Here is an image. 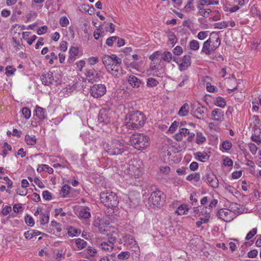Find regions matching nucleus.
Listing matches in <instances>:
<instances>
[{
	"instance_id": "obj_4",
	"label": "nucleus",
	"mask_w": 261,
	"mask_h": 261,
	"mask_svg": "<svg viewBox=\"0 0 261 261\" xmlns=\"http://www.w3.org/2000/svg\"><path fill=\"white\" fill-rule=\"evenodd\" d=\"M145 121L144 114L140 111L131 113L129 116V122L126 123L127 127L131 129H138L142 127Z\"/></svg>"
},
{
	"instance_id": "obj_9",
	"label": "nucleus",
	"mask_w": 261,
	"mask_h": 261,
	"mask_svg": "<svg viewBox=\"0 0 261 261\" xmlns=\"http://www.w3.org/2000/svg\"><path fill=\"white\" fill-rule=\"evenodd\" d=\"M192 113H193L194 116L200 120H204L205 119V112L207 111V108L202 106L200 103L197 105L195 104H192L191 106Z\"/></svg>"
},
{
	"instance_id": "obj_46",
	"label": "nucleus",
	"mask_w": 261,
	"mask_h": 261,
	"mask_svg": "<svg viewBox=\"0 0 261 261\" xmlns=\"http://www.w3.org/2000/svg\"><path fill=\"white\" fill-rule=\"evenodd\" d=\"M103 33V31H102L101 29H97L94 31L93 34V36L94 37V39L96 40L98 39L99 37H101L102 36V33Z\"/></svg>"
},
{
	"instance_id": "obj_15",
	"label": "nucleus",
	"mask_w": 261,
	"mask_h": 261,
	"mask_svg": "<svg viewBox=\"0 0 261 261\" xmlns=\"http://www.w3.org/2000/svg\"><path fill=\"white\" fill-rule=\"evenodd\" d=\"M180 61V63L178 64L180 70H185L191 65V57L189 55H185Z\"/></svg>"
},
{
	"instance_id": "obj_14",
	"label": "nucleus",
	"mask_w": 261,
	"mask_h": 261,
	"mask_svg": "<svg viewBox=\"0 0 261 261\" xmlns=\"http://www.w3.org/2000/svg\"><path fill=\"white\" fill-rule=\"evenodd\" d=\"M41 80L44 85L49 86L51 85L54 81L53 72L49 71H44L41 76Z\"/></svg>"
},
{
	"instance_id": "obj_13",
	"label": "nucleus",
	"mask_w": 261,
	"mask_h": 261,
	"mask_svg": "<svg viewBox=\"0 0 261 261\" xmlns=\"http://www.w3.org/2000/svg\"><path fill=\"white\" fill-rule=\"evenodd\" d=\"M106 92V88L102 84H95L91 87V95L95 98H99L103 95Z\"/></svg>"
},
{
	"instance_id": "obj_54",
	"label": "nucleus",
	"mask_w": 261,
	"mask_h": 261,
	"mask_svg": "<svg viewBox=\"0 0 261 261\" xmlns=\"http://www.w3.org/2000/svg\"><path fill=\"white\" fill-rule=\"evenodd\" d=\"M107 25L105 28L106 31L113 33L115 31V25L112 23H108Z\"/></svg>"
},
{
	"instance_id": "obj_44",
	"label": "nucleus",
	"mask_w": 261,
	"mask_h": 261,
	"mask_svg": "<svg viewBox=\"0 0 261 261\" xmlns=\"http://www.w3.org/2000/svg\"><path fill=\"white\" fill-rule=\"evenodd\" d=\"M15 71H16L15 68H12V66H8L6 68V74L8 76H10V75H12L13 74H14V73L15 72Z\"/></svg>"
},
{
	"instance_id": "obj_59",
	"label": "nucleus",
	"mask_w": 261,
	"mask_h": 261,
	"mask_svg": "<svg viewBox=\"0 0 261 261\" xmlns=\"http://www.w3.org/2000/svg\"><path fill=\"white\" fill-rule=\"evenodd\" d=\"M223 161H224V165L225 166L230 167L233 165V161H232L231 159H229L228 157L225 158L223 160Z\"/></svg>"
},
{
	"instance_id": "obj_8",
	"label": "nucleus",
	"mask_w": 261,
	"mask_h": 261,
	"mask_svg": "<svg viewBox=\"0 0 261 261\" xmlns=\"http://www.w3.org/2000/svg\"><path fill=\"white\" fill-rule=\"evenodd\" d=\"M202 180L214 189L219 187V181L216 175L210 170L202 176Z\"/></svg>"
},
{
	"instance_id": "obj_31",
	"label": "nucleus",
	"mask_w": 261,
	"mask_h": 261,
	"mask_svg": "<svg viewBox=\"0 0 261 261\" xmlns=\"http://www.w3.org/2000/svg\"><path fill=\"white\" fill-rule=\"evenodd\" d=\"M214 103L218 107L224 108L225 106L226 102L223 97H218L217 98L216 101Z\"/></svg>"
},
{
	"instance_id": "obj_18",
	"label": "nucleus",
	"mask_w": 261,
	"mask_h": 261,
	"mask_svg": "<svg viewBox=\"0 0 261 261\" xmlns=\"http://www.w3.org/2000/svg\"><path fill=\"white\" fill-rule=\"evenodd\" d=\"M218 203V200L215 199H213L210 203L208 207H204L203 208L201 213H204L205 214H210L212 212V208L216 207Z\"/></svg>"
},
{
	"instance_id": "obj_37",
	"label": "nucleus",
	"mask_w": 261,
	"mask_h": 261,
	"mask_svg": "<svg viewBox=\"0 0 261 261\" xmlns=\"http://www.w3.org/2000/svg\"><path fill=\"white\" fill-rule=\"evenodd\" d=\"M189 47L192 50H198L199 48V43L198 41L193 40L190 42Z\"/></svg>"
},
{
	"instance_id": "obj_10",
	"label": "nucleus",
	"mask_w": 261,
	"mask_h": 261,
	"mask_svg": "<svg viewBox=\"0 0 261 261\" xmlns=\"http://www.w3.org/2000/svg\"><path fill=\"white\" fill-rule=\"evenodd\" d=\"M187 136H188V141L191 142L194 140L195 134L190 132L189 129L187 128H180L179 132L175 135L174 139L177 141H180L182 140L183 137H186Z\"/></svg>"
},
{
	"instance_id": "obj_40",
	"label": "nucleus",
	"mask_w": 261,
	"mask_h": 261,
	"mask_svg": "<svg viewBox=\"0 0 261 261\" xmlns=\"http://www.w3.org/2000/svg\"><path fill=\"white\" fill-rule=\"evenodd\" d=\"M24 220L25 223L29 225L33 226L35 224L33 218L30 215H27L25 216Z\"/></svg>"
},
{
	"instance_id": "obj_41",
	"label": "nucleus",
	"mask_w": 261,
	"mask_h": 261,
	"mask_svg": "<svg viewBox=\"0 0 261 261\" xmlns=\"http://www.w3.org/2000/svg\"><path fill=\"white\" fill-rule=\"evenodd\" d=\"M194 10V7L193 6V3L191 2H188L184 7V11L186 12H189Z\"/></svg>"
},
{
	"instance_id": "obj_42",
	"label": "nucleus",
	"mask_w": 261,
	"mask_h": 261,
	"mask_svg": "<svg viewBox=\"0 0 261 261\" xmlns=\"http://www.w3.org/2000/svg\"><path fill=\"white\" fill-rule=\"evenodd\" d=\"M117 40V37L116 36L109 37L106 40V44L109 46H112Z\"/></svg>"
},
{
	"instance_id": "obj_63",
	"label": "nucleus",
	"mask_w": 261,
	"mask_h": 261,
	"mask_svg": "<svg viewBox=\"0 0 261 261\" xmlns=\"http://www.w3.org/2000/svg\"><path fill=\"white\" fill-rule=\"evenodd\" d=\"M60 49L61 50L65 51L67 49V42L65 41H62L60 45Z\"/></svg>"
},
{
	"instance_id": "obj_20",
	"label": "nucleus",
	"mask_w": 261,
	"mask_h": 261,
	"mask_svg": "<svg viewBox=\"0 0 261 261\" xmlns=\"http://www.w3.org/2000/svg\"><path fill=\"white\" fill-rule=\"evenodd\" d=\"M123 240H124V242H125V243L128 244L129 245H133V246H135L136 245L137 247H138V246L137 244L136 241L135 240V239L130 235L126 234L124 236Z\"/></svg>"
},
{
	"instance_id": "obj_30",
	"label": "nucleus",
	"mask_w": 261,
	"mask_h": 261,
	"mask_svg": "<svg viewBox=\"0 0 261 261\" xmlns=\"http://www.w3.org/2000/svg\"><path fill=\"white\" fill-rule=\"evenodd\" d=\"M75 244L76 246L80 249L85 248L87 245V242L81 238H78L75 240Z\"/></svg>"
},
{
	"instance_id": "obj_21",
	"label": "nucleus",
	"mask_w": 261,
	"mask_h": 261,
	"mask_svg": "<svg viewBox=\"0 0 261 261\" xmlns=\"http://www.w3.org/2000/svg\"><path fill=\"white\" fill-rule=\"evenodd\" d=\"M189 112V107L187 103H185L179 109L178 114L180 116H187Z\"/></svg>"
},
{
	"instance_id": "obj_52",
	"label": "nucleus",
	"mask_w": 261,
	"mask_h": 261,
	"mask_svg": "<svg viewBox=\"0 0 261 261\" xmlns=\"http://www.w3.org/2000/svg\"><path fill=\"white\" fill-rule=\"evenodd\" d=\"M232 147V144L230 141H225L222 143V147L226 150L230 149Z\"/></svg>"
},
{
	"instance_id": "obj_35",
	"label": "nucleus",
	"mask_w": 261,
	"mask_h": 261,
	"mask_svg": "<svg viewBox=\"0 0 261 261\" xmlns=\"http://www.w3.org/2000/svg\"><path fill=\"white\" fill-rule=\"evenodd\" d=\"M95 73L96 71L94 68L87 69L86 70V75L91 80L94 78Z\"/></svg>"
},
{
	"instance_id": "obj_39",
	"label": "nucleus",
	"mask_w": 261,
	"mask_h": 261,
	"mask_svg": "<svg viewBox=\"0 0 261 261\" xmlns=\"http://www.w3.org/2000/svg\"><path fill=\"white\" fill-rule=\"evenodd\" d=\"M22 113L26 119L30 118L31 116V111L29 109L24 107L22 109Z\"/></svg>"
},
{
	"instance_id": "obj_62",
	"label": "nucleus",
	"mask_w": 261,
	"mask_h": 261,
	"mask_svg": "<svg viewBox=\"0 0 261 261\" xmlns=\"http://www.w3.org/2000/svg\"><path fill=\"white\" fill-rule=\"evenodd\" d=\"M207 36V32L205 31L200 32L197 35V37L200 40H203Z\"/></svg>"
},
{
	"instance_id": "obj_22",
	"label": "nucleus",
	"mask_w": 261,
	"mask_h": 261,
	"mask_svg": "<svg viewBox=\"0 0 261 261\" xmlns=\"http://www.w3.org/2000/svg\"><path fill=\"white\" fill-rule=\"evenodd\" d=\"M41 232L38 230H29L24 232V237L27 239H31L33 237L39 236Z\"/></svg>"
},
{
	"instance_id": "obj_16",
	"label": "nucleus",
	"mask_w": 261,
	"mask_h": 261,
	"mask_svg": "<svg viewBox=\"0 0 261 261\" xmlns=\"http://www.w3.org/2000/svg\"><path fill=\"white\" fill-rule=\"evenodd\" d=\"M128 82L134 88H138L142 84L141 81L135 75H130L128 79Z\"/></svg>"
},
{
	"instance_id": "obj_26",
	"label": "nucleus",
	"mask_w": 261,
	"mask_h": 261,
	"mask_svg": "<svg viewBox=\"0 0 261 261\" xmlns=\"http://www.w3.org/2000/svg\"><path fill=\"white\" fill-rule=\"evenodd\" d=\"M188 211V208L187 205L186 204H182L178 207L175 212L178 215H181L185 214L186 212Z\"/></svg>"
},
{
	"instance_id": "obj_51",
	"label": "nucleus",
	"mask_w": 261,
	"mask_h": 261,
	"mask_svg": "<svg viewBox=\"0 0 261 261\" xmlns=\"http://www.w3.org/2000/svg\"><path fill=\"white\" fill-rule=\"evenodd\" d=\"M169 41L170 42L171 44L172 45H174L176 43V39L175 36L172 32H170L168 34Z\"/></svg>"
},
{
	"instance_id": "obj_28",
	"label": "nucleus",
	"mask_w": 261,
	"mask_h": 261,
	"mask_svg": "<svg viewBox=\"0 0 261 261\" xmlns=\"http://www.w3.org/2000/svg\"><path fill=\"white\" fill-rule=\"evenodd\" d=\"M198 8L199 9V13L201 16H202L204 17H207L209 14L212 12L211 9H205L202 8H201L199 6H198Z\"/></svg>"
},
{
	"instance_id": "obj_2",
	"label": "nucleus",
	"mask_w": 261,
	"mask_h": 261,
	"mask_svg": "<svg viewBox=\"0 0 261 261\" xmlns=\"http://www.w3.org/2000/svg\"><path fill=\"white\" fill-rule=\"evenodd\" d=\"M100 199L105 206L114 211L117 209L119 202L118 197L115 193L108 191L102 192L100 194Z\"/></svg>"
},
{
	"instance_id": "obj_55",
	"label": "nucleus",
	"mask_w": 261,
	"mask_h": 261,
	"mask_svg": "<svg viewBox=\"0 0 261 261\" xmlns=\"http://www.w3.org/2000/svg\"><path fill=\"white\" fill-rule=\"evenodd\" d=\"M248 145L250 151L251 152L252 154H255L257 149L256 145L254 143H250L248 144Z\"/></svg>"
},
{
	"instance_id": "obj_32",
	"label": "nucleus",
	"mask_w": 261,
	"mask_h": 261,
	"mask_svg": "<svg viewBox=\"0 0 261 261\" xmlns=\"http://www.w3.org/2000/svg\"><path fill=\"white\" fill-rule=\"evenodd\" d=\"M159 82L155 79L149 77L147 80V86L149 87H153L157 86Z\"/></svg>"
},
{
	"instance_id": "obj_6",
	"label": "nucleus",
	"mask_w": 261,
	"mask_h": 261,
	"mask_svg": "<svg viewBox=\"0 0 261 261\" xmlns=\"http://www.w3.org/2000/svg\"><path fill=\"white\" fill-rule=\"evenodd\" d=\"M107 152L111 155L119 154L124 150L123 143L117 139H113L110 143H107L105 147Z\"/></svg>"
},
{
	"instance_id": "obj_50",
	"label": "nucleus",
	"mask_w": 261,
	"mask_h": 261,
	"mask_svg": "<svg viewBox=\"0 0 261 261\" xmlns=\"http://www.w3.org/2000/svg\"><path fill=\"white\" fill-rule=\"evenodd\" d=\"M11 149H12L11 146L9 144H8V143L5 142L4 145V150L3 151L4 157H5L6 156V155L7 154V151L8 150L10 151V150H11Z\"/></svg>"
},
{
	"instance_id": "obj_36",
	"label": "nucleus",
	"mask_w": 261,
	"mask_h": 261,
	"mask_svg": "<svg viewBox=\"0 0 261 261\" xmlns=\"http://www.w3.org/2000/svg\"><path fill=\"white\" fill-rule=\"evenodd\" d=\"M186 179L189 181L194 179L196 181H198L200 179V175L199 173L191 174L187 177Z\"/></svg>"
},
{
	"instance_id": "obj_27",
	"label": "nucleus",
	"mask_w": 261,
	"mask_h": 261,
	"mask_svg": "<svg viewBox=\"0 0 261 261\" xmlns=\"http://www.w3.org/2000/svg\"><path fill=\"white\" fill-rule=\"evenodd\" d=\"M206 140L205 137L203 135L201 132H197L196 133V142L198 144H203Z\"/></svg>"
},
{
	"instance_id": "obj_49",
	"label": "nucleus",
	"mask_w": 261,
	"mask_h": 261,
	"mask_svg": "<svg viewBox=\"0 0 261 261\" xmlns=\"http://www.w3.org/2000/svg\"><path fill=\"white\" fill-rule=\"evenodd\" d=\"M68 233L70 236H74L80 234V232L77 229L70 227L68 230Z\"/></svg>"
},
{
	"instance_id": "obj_29",
	"label": "nucleus",
	"mask_w": 261,
	"mask_h": 261,
	"mask_svg": "<svg viewBox=\"0 0 261 261\" xmlns=\"http://www.w3.org/2000/svg\"><path fill=\"white\" fill-rule=\"evenodd\" d=\"M162 59L164 61L169 62L172 59V54L168 51H165L162 55Z\"/></svg>"
},
{
	"instance_id": "obj_17",
	"label": "nucleus",
	"mask_w": 261,
	"mask_h": 261,
	"mask_svg": "<svg viewBox=\"0 0 261 261\" xmlns=\"http://www.w3.org/2000/svg\"><path fill=\"white\" fill-rule=\"evenodd\" d=\"M35 113L36 117L40 120H44L46 117V110L38 106H36Z\"/></svg>"
},
{
	"instance_id": "obj_64",
	"label": "nucleus",
	"mask_w": 261,
	"mask_h": 261,
	"mask_svg": "<svg viewBox=\"0 0 261 261\" xmlns=\"http://www.w3.org/2000/svg\"><path fill=\"white\" fill-rule=\"evenodd\" d=\"M182 51L183 50L181 47L179 46H177L174 48L173 53L176 55H180L182 54Z\"/></svg>"
},
{
	"instance_id": "obj_25",
	"label": "nucleus",
	"mask_w": 261,
	"mask_h": 261,
	"mask_svg": "<svg viewBox=\"0 0 261 261\" xmlns=\"http://www.w3.org/2000/svg\"><path fill=\"white\" fill-rule=\"evenodd\" d=\"M197 159L201 162H205L209 159V155L206 152H198L196 153Z\"/></svg>"
},
{
	"instance_id": "obj_33",
	"label": "nucleus",
	"mask_w": 261,
	"mask_h": 261,
	"mask_svg": "<svg viewBox=\"0 0 261 261\" xmlns=\"http://www.w3.org/2000/svg\"><path fill=\"white\" fill-rule=\"evenodd\" d=\"M100 246L101 247V249L103 250L110 251L113 248V244L111 243L109 244L108 242H103L101 243Z\"/></svg>"
},
{
	"instance_id": "obj_61",
	"label": "nucleus",
	"mask_w": 261,
	"mask_h": 261,
	"mask_svg": "<svg viewBox=\"0 0 261 261\" xmlns=\"http://www.w3.org/2000/svg\"><path fill=\"white\" fill-rule=\"evenodd\" d=\"M96 253V250L95 249L89 247L87 249V253L90 255L91 256H94L95 254Z\"/></svg>"
},
{
	"instance_id": "obj_56",
	"label": "nucleus",
	"mask_w": 261,
	"mask_h": 261,
	"mask_svg": "<svg viewBox=\"0 0 261 261\" xmlns=\"http://www.w3.org/2000/svg\"><path fill=\"white\" fill-rule=\"evenodd\" d=\"M85 65V62L84 60H80L76 63L77 70L82 71L83 68Z\"/></svg>"
},
{
	"instance_id": "obj_43",
	"label": "nucleus",
	"mask_w": 261,
	"mask_h": 261,
	"mask_svg": "<svg viewBox=\"0 0 261 261\" xmlns=\"http://www.w3.org/2000/svg\"><path fill=\"white\" fill-rule=\"evenodd\" d=\"M49 216L48 214H43L41 218L40 222L41 225H44L48 222Z\"/></svg>"
},
{
	"instance_id": "obj_19",
	"label": "nucleus",
	"mask_w": 261,
	"mask_h": 261,
	"mask_svg": "<svg viewBox=\"0 0 261 261\" xmlns=\"http://www.w3.org/2000/svg\"><path fill=\"white\" fill-rule=\"evenodd\" d=\"M212 116L214 120L219 121L223 116V112L220 109H216L212 111Z\"/></svg>"
},
{
	"instance_id": "obj_5",
	"label": "nucleus",
	"mask_w": 261,
	"mask_h": 261,
	"mask_svg": "<svg viewBox=\"0 0 261 261\" xmlns=\"http://www.w3.org/2000/svg\"><path fill=\"white\" fill-rule=\"evenodd\" d=\"M149 138L142 134L132 135L130 137L131 144L137 149L142 150L149 146Z\"/></svg>"
},
{
	"instance_id": "obj_57",
	"label": "nucleus",
	"mask_w": 261,
	"mask_h": 261,
	"mask_svg": "<svg viewBox=\"0 0 261 261\" xmlns=\"http://www.w3.org/2000/svg\"><path fill=\"white\" fill-rule=\"evenodd\" d=\"M69 54L76 56L79 53V48L77 47L72 46L69 51Z\"/></svg>"
},
{
	"instance_id": "obj_34",
	"label": "nucleus",
	"mask_w": 261,
	"mask_h": 261,
	"mask_svg": "<svg viewBox=\"0 0 261 261\" xmlns=\"http://www.w3.org/2000/svg\"><path fill=\"white\" fill-rule=\"evenodd\" d=\"M130 257V253L128 251H122L117 255V259L124 260Z\"/></svg>"
},
{
	"instance_id": "obj_45",
	"label": "nucleus",
	"mask_w": 261,
	"mask_h": 261,
	"mask_svg": "<svg viewBox=\"0 0 261 261\" xmlns=\"http://www.w3.org/2000/svg\"><path fill=\"white\" fill-rule=\"evenodd\" d=\"M71 187L68 185H64L62 188L61 191L64 197L66 196L69 192Z\"/></svg>"
},
{
	"instance_id": "obj_11",
	"label": "nucleus",
	"mask_w": 261,
	"mask_h": 261,
	"mask_svg": "<svg viewBox=\"0 0 261 261\" xmlns=\"http://www.w3.org/2000/svg\"><path fill=\"white\" fill-rule=\"evenodd\" d=\"M217 216L225 222H230L236 217V214L228 209H220L217 213Z\"/></svg>"
},
{
	"instance_id": "obj_23",
	"label": "nucleus",
	"mask_w": 261,
	"mask_h": 261,
	"mask_svg": "<svg viewBox=\"0 0 261 261\" xmlns=\"http://www.w3.org/2000/svg\"><path fill=\"white\" fill-rule=\"evenodd\" d=\"M25 141L28 145H34L36 143V139L34 135H27L25 137Z\"/></svg>"
},
{
	"instance_id": "obj_53",
	"label": "nucleus",
	"mask_w": 261,
	"mask_h": 261,
	"mask_svg": "<svg viewBox=\"0 0 261 261\" xmlns=\"http://www.w3.org/2000/svg\"><path fill=\"white\" fill-rule=\"evenodd\" d=\"M227 26H228L227 23L225 21H223L222 22H218V23H216L215 24V28L219 29L226 28V27H227Z\"/></svg>"
},
{
	"instance_id": "obj_38",
	"label": "nucleus",
	"mask_w": 261,
	"mask_h": 261,
	"mask_svg": "<svg viewBox=\"0 0 261 261\" xmlns=\"http://www.w3.org/2000/svg\"><path fill=\"white\" fill-rule=\"evenodd\" d=\"M257 233V228H254L251 231H250L246 237V240H249L252 238Z\"/></svg>"
},
{
	"instance_id": "obj_58",
	"label": "nucleus",
	"mask_w": 261,
	"mask_h": 261,
	"mask_svg": "<svg viewBox=\"0 0 261 261\" xmlns=\"http://www.w3.org/2000/svg\"><path fill=\"white\" fill-rule=\"evenodd\" d=\"M161 55V53L160 51H156L154 52L153 54H152V55H151L149 56V58L151 61H153L155 59H158Z\"/></svg>"
},
{
	"instance_id": "obj_3",
	"label": "nucleus",
	"mask_w": 261,
	"mask_h": 261,
	"mask_svg": "<svg viewBox=\"0 0 261 261\" xmlns=\"http://www.w3.org/2000/svg\"><path fill=\"white\" fill-rule=\"evenodd\" d=\"M220 44V39L218 34L213 32L210 34V38L203 44L202 51L207 55H210L216 49Z\"/></svg>"
},
{
	"instance_id": "obj_1",
	"label": "nucleus",
	"mask_w": 261,
	"mask_h": 261,
	"mask_svg": "<svg viewBox=\"0 0 261 261\" xmlns=\"http://www.w3.org/2000/svg\"><path fill=\"white\" fill-rule=\"evenodd\" d=\"M102 63L112 74L116 75L121 64V59L116 55H105L102 58Z\"/></svg>"
},
{
	"instance_id": "obj_48",
	"label": "nucleus",
	"mask_w": 261,
	"mask_h": 261,
	"mask_svg": "<svg viewBox=\"0 0 261 261\" xmlns=\"http://www.w3.org/2000/svg\"><path fill=\"white\" fill-rule=\"evenodd\" d=\"M59 23L62 27H66L69 24V20L66 17H62L60 19Z\"/></svg>"
},
{
	"instance_id": "obj_7",
	"label": "nucleus",
	"mask_w": 261,
	"mask_h": 261,
	"mask_svg": "<svg viewBox=\"0 0 261 261\" xmlns=\"http://www.w3.org/2000/svg\"><path fill=\"white\" fill-rule=\"evenodd\" d=\"M166 195L160 190H156L152 192L149 199L148 202L150 205H153L157 207L162 205L165 202Z\"/></svg>"
},
{
	"instance_id": "obj_60",
	"label": "nucleus",
	"mask_w": 261,
	"mask_h": 261,
	"mask_svg": "<svg viewBox=\"0 0 261 261\" xmlns=\"http://www.w3.org/2000/svg\"><path fill=\"white\" fill-rule=\"evenodd\" d=\"M12 210V208H11V207L10 206H8V205H6L4 207V208H3V210H2V213L3 214V215L4 216H6L9 213H10V212Z\"/></svg>"
},
{
	"instance_id": "obj_24",
	"label": "nucleus",
	"mask_w": 261,
	"mask_h": 261,
	"mask_svg": "<svg viewBox=\"0 0 261 261\" xmlns=\"http://www.w3.org/2000/svg\"><path fill=\"white\" fill-rule=\"evenodd\" d=\"M79 216L81 218L83 219L89 218L91 217L89 209L87 208L82 209L79 213Z\"/></svg>"
},
{
	"instance_id": "obj_47",
	"label": "nucleus",
	"mask_w": 261,
	"mask_h": 261,
	"mask_svg": "<svg viewBox=\"0 0 261 261\" xmlns=\"http://www.w3.org/2000/svg\"><path fill=\"white\" fill-rule=\"evenodd\" d=\"M43 198L46 200H50L52 198L51 194L48 191H44L42 193Z\"/></svg>"
},
{
	"instance_id": "obj_12",
	"label": "nucleus",
	"mask_w": 261,
	"mask_h": 261,
	"mask_svg": "<svg viewBox=\"0 0 261 261\" xmlns=\"http://www.w3.org/2000/svg\"><path fill=\"white\" fill-rule=\"evenodd\" d=\"M112 112L106 109H102L99 111L98 120L99 123L108 124L111 121Z\"/></svg>"
}]
</instances>
